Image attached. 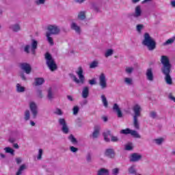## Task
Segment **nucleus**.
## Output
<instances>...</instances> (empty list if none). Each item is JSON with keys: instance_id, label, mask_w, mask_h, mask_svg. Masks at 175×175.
Wrapping results in <instances>:
<instances>
[{"instance_id": "17", "label": "nucleus", "mask_w": 175, "mask_h": 175, "mask_svg": "<svg viewBox=\"0 0 175 175\" xmlns=\"http://www.w3.org/2000/svg\"><path fill=\"white\" fill-rule=\"evenodd\" d=\"M37 49H38V41L32 39L31 44V54H33V55H35Z\"/></svg>"}, {"instance_id": "9", "label": "nucleus", "mask_w": 175, "mask_h": 175, "mask_svg": "<svg viewBox=\"0 0 175 175\" xmlns=\"http://www.w3.org/2000/svg\"><path fill=\"white\" fill-rule=\"evenodd\" d=\"M58 121L59 125L62 126V131L63 132V133H65V135H68V133H69V127H68L66 121L64 118H59Z\"/></svg>"}, {"instance_id": "61", "label": "nucleus", "mask_w": 175, "mask_h": 175, "mask_svg": "<svg viewBox=\"0 0 175 175\" xmlns=\"http://www.w3.org/2000/svg\"><path fill=\"white\" fill-rule=\"evenodd\" d=\"M67 99L70 100V102H73V97H72V96H67Z\"/></svg>"}, {"instance_id": "31", "label": "nucleus", "mask_w": 175, "mask_h": 175, "mask_svg": "<svg viewBox=\"0 0 175 175\" xmlns=\"http://www.w3.org/2000/svg\"><path fill=\"white\" fill-rule=\"evenodd\" d=\"M101 100L104 107H109V103L107 102V98H106V96H105L104 94L101 95Z\"/></svg>"}, {"instance_id": "36", "label": "nucleus", "mask_w": 175, "mask_h": 175, "mask_svg": "<svg viewBox=\"0 0 175 175\" xmlns=\"http://www.w3.org/2000/svg\"><path fill=\"white\" fill-rule=\"evenodd\" d=\"M114 53V51L111 49H107L105 52V56L107 58V57L111 56V55Z\"/></svg>"}, {"instance_id": "49", "label": "nucleus", "mask_w": 175, "mask_h": 175, "mask_svg": "<svg viewBox=\"0 0 175 175\" xmlns=\"http://www.w3.org/2000/svg\"><path fill=\"white\" fill-rule=\"evenodd\" d=\"M70 150L71 152H77V151H79V148L75 146H70Z\"/></svg>"}, {"instance_id": "50", "label": "nucleus", "mask_w": 175, "mask_h": 175, "mask_svg": "<svg viewBox=\"0 0 175 175\" xmlns=\"http://www.w3.org/2000/svg\"><path fill=\"white\" fill-rule=\"evenodd\" d=\"M150 117H151V118H153V120L155 119V118H157V112H155V111H151V112L150 113Z\"/></svg>"}, {"instance_id": "19", "label": "nucleus", "mask_w": 175, "mask_h": 175, "mask_svg": "<svg viewBox=\"0 0 175 175\" xmlns=\"http://www.w3.org/2000/svg\"><path fill=\"white\" fill-rule=\"evenodd\" d=\"M99 133H100V126H95L92 135L93 139H97V137L99 136Z\"/></svg>"}, {"instance_id": "56", "label": "nucleus", "mask_w": 175, "mask_h": 175, "mask_svg": "<svg viewBox=\"0 0 175 175\" xmlns=\"http://www.w3.org/2000/svg\"><path fill=\"white\" fill-rule=\"evenodd\" d=\"M75 122L79 125V126H81L80 124H81V118H77Z\"/></svg>"}, {"instance_id": "62", "label": "nucleus", "mask_w": 175, "mask_h": 175, "mask_svg": "<svg viewBox=\"0 0 175 175\" xmlns=\"http://www.w3.org/2000/svg\"><path fill=\"white\" fill-rule=\"evenodd\" d=\"M13 147L14 148H16V150L20 148V146H18V144H14Z\"/></svg>"}, {"instance_id": "51", "label": "nucleus", "mask_w": 175, "mask_h": 175, "mask_svg": "<svg viewBox=\"0 0 175 175\" xmlns=\"http://www.w3.org/2000/svg\"><path fill=\"white\" fill-rule=\"evenodd\" d=\"M156 144H157L159 146L162 144L163 143V138H159L155 139Z\"/></svg>"}, {"instance_id": "29", "label": "nucleus", "mask_w": 175, "mask_h": 175, "mask_svg": "<svg viewBox=\"0 0 175 175\" xmlns=\"http://www.w3.org/2000/svg\"><path fill=\"white\" fill-rule=\"evenodd\" d=\"M85 18H87V16H85V11H81L78 14V19L83 21L85 20Z\"/></svg>"}, {"instance_id": "34", "label": "nucleus", "mask_w": 175, "mask_h": 175, "mask_svg": "<svg viewBox=\"0 0 175 175\" xmlns=\"http://www.w3.org/2000/svg\"><path fill=\"white\" fill-rule=\"evenodd\" d=\"M130 135H131V136H133V137H136L137 139L142 138V136L137 133V131L135 130H131Z\"/></svg>"}, {"instance_id": "2", "label": "nucleus", "mask_w": 175, "mask_h": 175, "mask_svg": "<svg viewBox=\"0 0 175 175\" xmlns=\"http://www.w3.org/2000/svg\"><path fill=\"white\" fill-rule=\"evenodd\" d=\"M142 44L147 47L149 51H152L157 49V42H155V40H154L148 33H145L144 34Z\"/></svg>"}, {"instance_id": "20", "label": "nucleus", "mask_w": 175, "mask_h": 175, "mask_svg": "<svg viewBox=\"0 0 175 175\" xmlns=\"http://www.w3.org/2000/svg\"><path fill=\"white\" fill-rule=\"evenodd\" d=\"M133 17L135 18H138V17H140L142 16V8L140 5H137L135 8V13L133 14Z\"/></svg>"}, {"instance_id": "60", "label": "nucleus", "mask_w": 175, "mask_h": 175, "mask_svg": "<svg viewBox=\"0 0 175 175\" xmlns=\"http://www.w3.org/2000/svg\"><path fill=\"white\" fill-rule=\"evenodd\" d=\"M8 142H10V143H14L16 142V138L10 137L9 139H8Z\"/></svg>"}, {"instance_id": "27", "label": "nucleus", "mask_w": 175, "mask_h": 175, "mask_svg": "<svg viewBox=\"0 0 175 175\" xmlns=\"http://www.w3.org/2000/svg\"><path fill=\"white\" fill-rule=\"evenodd\" d=\"M175 42V36L168 39L167 41L163 43V46H169L173 44Z\"/></svg>"}, {"instance_id": "3", "label": "nucleus", "mask_w": 175, "mask_h": 175, "mask_svg": "<svg viewBox=\"0 0 175 175\" xmlns=\"http://www.w3.org/2000/svg\"><path fill=\"white\" fill-rule=\"evenodd\" d=\"M44 59L46 60V65L51 72H55L58 69V66H57L55 60L53 58V55L50 53L46 52L45 53Z\"/></svg>"}, {"instance_id": "63", "label": "nucleus", "mask_w": 175, "mask_h": 175, "mask_svg": "<svg viewBox=\"0 0 175 175\" xmlns=\"http://www.w3.org/2000/svg\"><path fill=\"white\" fill-rule=\"evenodd\" d=\"M84 1L85 0H75V2H77V3H83Z\"/></svg>"}, {"instance_id": "45", "label": "nucleus", "mask_w": 175, "mask_h": 175, "mask_svg": "<svg viewBox=\"0 0 175 175\" xmlns=\"http://www.w3.org/2000/svg\"><path fill=\"white\" fill-rule=\"evenodd\" d=\"M133 72V67H126V72L128 73V75H131Z\"/></svg>"}, {"instance_id": "52", "label": "nucleus", "mask_w": 175, "mask_h": 175, "mask_svg": "<svg viewBox=\"0 0 175 175\" xmlns=\"http://www.w3.org/2000/svg\"><path fill=\"white\" fill-rule=\"evenodd\" d=\"M30 47H31V46H29V44L26 45L24 48L25 53H27V54H29V48Z\"/></svg>"}, {"instance_id": "4", "label": "nucleus", "mask_w": 175, "mask_h": 175, "mask_svg": "<svg viewBox=\"0 0 175 175\" xmlns=\"http://www.w3.org/2000/svg\"><path fill=\"white\" fill-rule=\"evenodd\" d=\"M83 68L81 66H79L78 68V70L76 71L77 75H78V77L79 78L77 79V77H76V75H75L72 73H70L68 74L69 77H70V79H72V81H74L75 83H76L77 84H80V83L81 84H84V81L85 80V77H84V75H83Z\"/></svg>"}, {"instance_id": "8", "label": "nucleus", "mask_w": 175, "mask_h": 175, "mask_svg": "<svg viewBox=\"0 0 175 175\" xmlns=\"http://www.w3.org/2000/svg\"><path fill=\"white\" fill-rule=\"evenodd\" d=\"M47 30L49 31H47L46 33H50V35H58V33L61 32V30L57 25H49L47 27Z\"/></svg>"}, {"instance_id": "14", "label": "nucleus", "mask_w": 175, "mask_h": 175, "mask_svg": "<svg viewBox=\"0 0 175 175\" xmlns=\"http://www.w3.org/2000/svg\"><path fill=\"white\" fill-rule=\"evenodd\" d=\"M21 69L24 70L27 75H29V73L32 72V67H31V64L28 63H21Z\"/></svg>"}, {"instance_id": "32", "label": "nucleus", "mask_w": 175, "mask_h": 175, "mask_svg": "<svg viewBox=\"0 0 175 175\" xmlns=\"http://www.w3.org/2000/svg\"><path fill=\"white\" fill-rule=\"evenodd\" d=\"M30 118H31V112H29V110H26L24 113V120L25 121H29Z\"/></svg>"}, {"instance_id": "26", "label": "nucleus", "mask_w": 175, "mask_h": 175, "mask_svg": "<svg viewBox=\"0 0 175 175\" xmlns=\"http://www.w3.org/2000/svg\"><path fill=\"white\" fill-rule=\"evenodd\" d=\"M25 169H27V165H25V164L21 165L19 167L18 171L16 172V175H21V174H23V172L24 170H25Z\"/></svg>"}, {"instance_id": "55", "label": "nucleus", "mask_w": 175, "mask_h": 175, "mask_svg": "<svg viewBox=\"0 0 175 175\" xmlns=\"http://www.w3.org/2000/svg\"><path fill=\"white\" fill-rule=\"evenodd\" d=\"M89 84H90V85H94L96 84V81H95V79H91L89 81Z\"/></svg>"}, {"instance_id": "40", "label": "nucleus", "mask_w": 175, "mask_h": 175, "mask_svg": "<svg viewBox=\"0 0 175 175\" xmlns=\"http://www.w3.org/2000/svg\"><path fill=\"white\" fill-rule=\"evenodd\" d=\"M98 62L96 61H93L90 64V69H94L95 68H97L98 66Z\"/></svg>"}, {"instance_id": "18", "label": "nucleus", "mask_w": 175, "mask_h": 175, "mask_svg": "<svg viewBox=\"0 0 175 175\" xmlns=\"http://www.w3.org/2000/svg\"><path fill=\"white\" fill-rule=\"evenodd\" d=\"M146 75L147 80L149 81H154V73H152V68H148Z\"/></svg>"}, {"instance_id": "16", "label": "nucleus", "mask_w": 175, "mask_h": 175, "mask_svg": "<svg viewBox=\"0 0 175 175\" xmlns=\"http://www.w3.org/2000/svg\"><path fill=\"white\" fill-rule=\"evenodd\" d=\"M70 29L72 31H75L77 35L81 34V27L80 26L77 25V23L72 22L70 25Z\"/></svg>"}, {"instance_id": "13", "label": "nucleus", "mask_w": 175, "mask_h": 175, "mask_svg": "<svg viewBox=\"0 0 175 175\" xmlns=\"http://www.w3.org/2000/svg\"><path fill=\"white\" fill-rule=\"evenodd\" d=\"M143 156L139 153L134 152L130 155L129 161L130 162H139L142 161Z\"/></svg>"}, {"instance_id": "57", "label": "nucleus", "mask_w": 175, "mask_h": 175, "mask_svg": "<svg viewBox=\"0 0 175 175\" xmlns=\"http://www.w3.org/2000/svg\"><path fill=\"white\" fill-rule=\"evenodd\" d=\"M21 79H22L23 81H27V77H25V75L24 73L21 74Z\"/></svg>"}, {"instance_id": "37", "label": "nucleus", "mask_w": 175, "mask_h": 175, "mask_svg": "<svg viewBox=\"0 0 175 175\" xmlns=\"http://www.w3.org/2000/svg\"><path fill=\"white\" fill-rule=\"evenodd\" d=\"M36 95L38 98H40V99H42V98H43V92L41 89H37Z\"/></svg>"}, {"instance_id": "44", "label": "nucleus", "mask_w": 175, "mask_h": 175, "mask_svg": "<svg viewBox=\"0 0 175 175\" xmlns=\"http://www.w3.org/2000/svg\"><path fill=\"white\" fill-rule=\"evenodd\" d=\"M55 113L57 114V116H62L64 114V113H62V110L59 108L56 109Z\"/></svg>"}, {"instance_id": "47", "label": "nucleus", "mask_w": 175, "mask_h": 175, "mask_svg": "<svg viewBox=\"0 0 175 175\" xmlns=\"http://www.w3.org/2000/svg\"><path fill=\"white\" fill-rule=\"evenodd\" d=\"M46 3V0H37L36 1V5H44Z\"/></svg>"}, {"instance_id": "33", "label": "nucleus", "mask_w": 175, "mask_h": 175, "mask_svg": "<svg viewBox=\"0 0 175 175\" xmlns=\"http://www.w3.org/2000/svg\"><path fill=\"white\" fill-rule=\"evenodd\" d=\"M68 140L72 142V144H77V139L75 137V135L73 134H70V136L68 137Z\"/></svg>"}, {"instance_id": "41", "label": "nucleus", "mask_w": 175, "mask_h": 175, "mask_svg": "<svg viewBox=\"0 0 175 175\" xmlns=\"http://www.w3.org/2000/svg\"><path fill=\"white\" fill-rule=\"evenodd\" d=\"M79 110H80V108H79L78 106H74L72 109L74 116H77V114H79Z\"/></svg>"}, {"instance_id": "54", "label": "nucleus", "mask_w": 175, "mask_h": 175, "mask_svg": "<svg viewBox=\"0 0 175 175\" xmlns=\"http://www.w3.org/2000/svg\"><path fill=\"white\" fill-rule=\"evenodd\" d=\"M92 9H93V10H94V12L99 13V8L98 6H96V5L94 4L92 5Z\"/></svg>"}, {"instance_id": "35", "label": "nucleus", "mask_w": 175, "mask_h": 175, "mask_svg": "<svg viewBox=\"0 0 175 175\" xmlns=\"http://www.w3.org/2000/svg\"><path fill=\"white\" fill-rule=\"evenodd\" d=\"M5 152L6 154H10L11 155H14V150L10 147H6L4 148Z\"/></svg>"}, {"instance_id": "46", "label": "nucleus", "mask_w": 175, "mask_h": 175, "mask_svg": "<svg viewBox=\"0 0 175 175\" xmlns=\"http://www.w3.org/2000/svg\"><path fill=\"white\" fill-rule=\"evenodd\" d=\"M120 173V169L119 168H114L112 170V174L113 175H118Z\"/></svg>"}, {"instance_id": "28", "label": "nucleus", "mask_w": 175, "mask_h": 175, "mask_svg": "<svg viewBox=\"0 0 175 175\" xmlns=\"http://www.w3.org/2000/svg\"><path fill=\"white\" fill-rule=\"evenodd\" d=\"M16 92H18L19 94L21 92H25V88L23 86H21L20 83L16 84Z\"/></svg>"}, {"instance_id": "21", "label": "nucleus", "mask_w": 175, "mask_h": 175, "mask_svg": "<svg viewBox=\"0 0 175 175\" xmlns=\"http://www.w3.org/2000/svg\"><path fill=\"white\" fill-rule=\"evenodd\" d=\"M88 95H90V88L85 86L82 90V98L87 99V98H88Z\"/></svg>"}, {"instance_id": "1", "label": "nucleus", "mask_w": 175, "mask_h": 175, "mask_svg": "<svg viewBox=\"0 0 175 175\" xmlns=\"http://www.w3.org/2000/svg\"><path fill=\"white\" fill-rule=\"evenodd\" d=\"M161 62L163 65L161 70V73L165 76V81L168 85H172V84H173V79L170 76V73L172 72V64H170V60L167 56L162 55Z\"/></svg>"}, {"instance_id": "5", "label": "nucleus", "mask_w": 175, "mask_h": 175, "mask_svg": "<svg viewBox=\"0 0 175 175\" xmlns=\"http://www.w3.org/2000/svg\"><path fill=\"white\" fill-rule=\"evenodd\" d=\"M133 111L134 112V116H133V125L134 128L135 129H140V125L139 124V120H138V117H140L142 116V107L139 105H135L133 107Z\"/></svg>"}, {"instance_id": "59", "label": "nucleus", "mask_w": 175, "mask_h": 175, "mask_svg": "<svg viewBox=\"0 0 175 175\" xmlns=\"http://www.w3.org/2000/svg\"><path fill=\"white\" fill-rule=\"evenodd\" d=\"M16 162L17 165H20V163H21V162H23V161L21 160V158L18 157L16 159Z\"/></svg>"}, {"instance_id": "24", "label": "nucleus", "mask_w": 175, "mask_h": 175, "mask_svg": "<svg viewBox=\"0 0 175 175\" xmlns=\"http://www.w3.org/2000/svg\"><path fill=\"white\" fill-rule=\"evenodd\" d=\"M10 29H12L14 32H18L21 29V27L18 24L11 25Z\"/></svg>"}, {"instance_id": "38", "label": "nucleus", "mask_w": 175, "mask_h": 175, "mask_svg": "<svg viewBox=\"0 0 175 175\" xmlns=\"http://www.w3.org/2000/svg\"><path fill=\"white\" fill-rule=\"evenodd\" d=\"M132 130L131 129H123L120 131V133H122L123 135H131V132Z\"/></svg>"}, {"instance_id": "58", "label": "nucleus", "mask_w": 175, "mask_h": 175, "mask_svg": "<svg viewBox=\"0 0 175 175\" xmlns=\"http://www.w3.org/2000/svg\"><path fill=\"white\" fill-rule=\"evenodd\" d=\"M169 99H170V100H172L173 102L175 103V97L173 96V95H172V94H170L168 96Z\"/></svg>"}, {"instance_id": "7", "label": "nucleus", "mask_w": 175, "mask_h": 175, "mask_svg": "<svg viewBox=\"0 0 175 175\" xmlns=\"http://www.w3.org/2000/svg\"><path fill=\"white\" fill-rule=\"evenodd\" d=\"M99 85L101 87V90L107 88V80L106 79V75L101 73L99 76Z\"/></svg>"}, {"instance_id": "64", "label": "nucleus", "mask_w": 175, "mask_h": 175, "mask_svg": "<svg viewBox=\"0 0 175 175\" xmlns=\"http://www.w3.org/2000/svg\"><path fill=\"white\" fill-rule=\"evenodd\" d=\"M171 5H172V8H175V1H171Z\"/></svg>"}, {"instance_id": "12", "label": "nucleus", "mask_w": 175, "mask_h": 175, "mask_svg": "<svg viewBox=\"0 0 175 175\" xmlns=\"http://www.w3.org/2000/svg\"><path fill=\"white\" fill-rule=\"evenodd\" d=\"M113 111L116 113L118 118H122L124 117V113H122V111H121V108H120L118 104H113Z\"/></svg>"}, {"instance_id": "15", "label": "nucleus", "mask_w": 175, "mask_h": 175, "mask_svg": "<svg viewBox=\"0 0 175 175\" xmlns=\"http://www.w3.org/2000/svg\"><path fill=\"white\" fill-rule=\"evenodd\" d=\"M46 92V98L48 100H53V99L55 98V93L54 92V89H53V88H49Z\"/></svg>"}, {"instance_id": "11", "label": "nucleus", "mask_w": 175, "mask_h": 175, "mask_svg": "<svg viewBox=\"0 0 175 175\" xmlns=\"http://www.w3.org/2000/svg\"><path fill=\"white\" fill-rule=\"evenodd\" d=\"M29 109L31 111V114L33 116V118L35 119L36 117H38V105H36V103L35 102H31L29 104Z\"/></svg>"}, {"instance_id": "53", "label": "nucleus", "mask_w": 175, "mask_h": 175, "mask_svg": "<svg viewBox=\"0 0 175 175\" xmlns=\"http://www.w3.org/2000/svg\"><path fill=\"white\" fill-rule=\"evenodd\" d=\"M125 150L126 151H131V150H133V147H132V146H131V145H126Z\"/></svg>"}, {"instance_id": "48", "label": "nucleus", "mask_w": 175, "mask_h": 175, "mask_svg": "<svg viewBox=\"0 0 175 175\" xmlns=\"http://www.w3.org/2000/svg\"><path fill=\"white\" fill-rule=\"evenodd\" d=\"M144 28V25H137V32H142V29Z\"/></svg>"}, {"instance_id": "6", "label": "nucleus", "mask_w": 175, "mask_h": 175, "mask_svg": "<svg viewBox=\"0 0 175 175\" xmlns=\"http://www.w3.org/2000/svg\"><path fill=\"white\" fill-rule=\"evenodd\" d=\"M103 136L104 137L105 142H106L107 143H109L110 142V138H109V136L111 137V142H118V137L111 135V131H107V132L103 133Z\"/></svg>"}, {"instance_id": "43", "label": "nucleus", "mask_w": 175, "mask_h": 175, "mask_svg": "<svg viewBox=\"0 0 175 175\" xmlns=\"http://www.w3.org/2000/svg\"><path fill=\"white\" fill-rule=\"evenodd\" d=\"M124 82L128 84V85H132V79L131 78H125Z\"/></svg>"}, {"instance_id": "42", "label": "nucleus", "mask_w": 175, "mask_h": 175, "mask_svg": "<svg viewBox=\"0 0 175 175\" xmlns=\"http://www.w3.org/2000/svg\"><path fill=\"white\" fill-rule=\"evenodd\" d=\"M42 155H43V150L42 149H39L37 159H38V160L42 159Z\"/></svg>"}, {"instance_id": "10", "label": "nucleus", "mask_w": 175, "mask_h": 175, "mask_svg": "<svg viewBox=\"0 0 175 175\" xmlns=\"http://www.w3.org/2000/svg\"><path fill=\"white\" fill-rule=\"evenodd\" d=\"M105 157L109 158V159H116V150L113 148H107L104 152Z\"/></svg>"}, {"instance_id": "23", "label": "nucleus", "mask_w": 175, "mask_h": 175, "mask_svg": "<svg viewBox=\"0 0 175 175\" xmlns=\"http://www.w3.org/2000/svg\"><path fill=\"white\" fill-rule=\"evenodd\" d=\"M110 171L106 168H100L97 172V175H109Z\"/></svg>"}, {"instance_id": "30", "label": "nucleus", "mask_w": 175, "mask_h": 175, "mask_svg": "<svg viewBox=\"0 0 175 175\" xmlns=\"http://www.w3.org/2000/svg\"><path fill=\"white\" fill-rule=\"evenodd\" d=\"M46 40L49 42L51 46H54V40H53V38H51V34L46 33Z\"/></svg>"}, {"instance_id": "39", "label": "nucleus", "mask_w": 175, "mask_h": 175, "mask_svg": "<svg viewBox=\"0 0 175 175\" xmlns=\"http://www.w3.org/2000/svg\"><path fill=\"white\" fill-rule=\"evenodd\" d=\"M86 161L88 163H91V162H92V155L91 153H88L86 155Z\"/></svg>"}, {"instance_id": "25", "label": "nucleus", "mask_w": 175, "mask_h": 175, "mask_svg": "<svg viewBox=\"0 0 175 175\" xmlns=\"http://www.w3.org/2000/svg\"><path fill=\"white\" fill-rule=\"evenodd\" d=\"M44 83V79L42 77H38L35 79V85L38 87V85H42Z\"/></svg>"}, {"instance_id": "22", "label": "nucleus", "mask_w": 175, "mask_h": 175, "mask_svg": "<svg viewBox=\"0 0 175 175\" xmlns=\"http://www.w3.org/2000/svg\"><path fill=\"white\" fill-rule=\"evenodd\" d=\"M129 174L137 175V170H136V165H132L128 168Z\"/></svg>"}]
</instances>
